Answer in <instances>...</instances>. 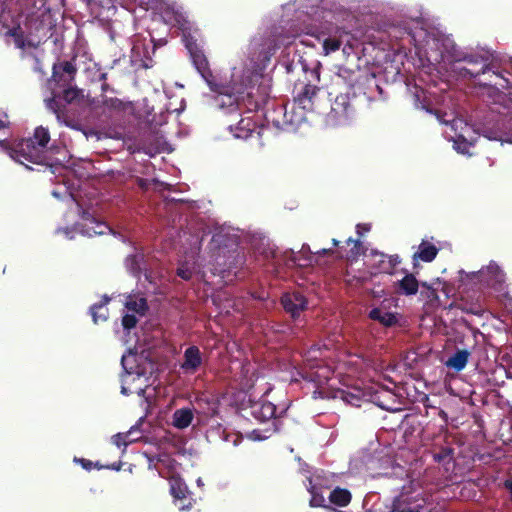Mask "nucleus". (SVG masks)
I'll use <instances>...</instances> for the list:
<instances>
[{
  "label": "nucleus",
  "mask_w": 512,
  "mask_h": 512,
  "mask_svg": "<svg viewBox=\"0 0 512 512\" xmlns=\"http://www.w3.org/2000/svg\"><path fill=\"white\" fill-rule=\"evenodd\" d=\"M376 93L381 94L382 89L376 84L374 75L360 68L340 67L329 92V96L335 94L328 114L330 120L336 125L348 123L369 108Z\"/></svg>",
  "instance_id": "f257e3e1"
},
{
  "label": "nucleus",
  "mask_w": 512,
  "mask_h": 512,
  "mask_svg": "<svg viewBox=\"0 0 512 512\" xmlns=\"http://www.w3.org/2000/svg\"><path fill=\"white\" fill-rule=\"evenodd\" d=\"M49 142V130L39 126L34 130L32 137L23 138L15 143L0 141V148L11 159L27 168H30L29 164L53 167L47 150Z\"/></svg>",
  "instance_id": "f03ea898"
},
{
  "label": "nucleus",
  "mask_w": 512,
  "mask_h": 512,
  "mask_svg": "<svg viewBox=\"0 0 512 512\" xmlns=\"http://www.w3.org/2000/svg\"><path fill=\"white\" fill-rule=\"evenodd\" d=\"M453 60L457 64L461 62L466 64L465 66L457 65L455 68L458 75L463 78L473 79L487 75L485 81L480 82V85L501 88H508L510 85L509 80L497 70L496 64L488 54L455 53Z\"/></svg>",
  "instance_id": "7ed1b4c3"
},
{
  "label": "nucleus",
  "mask_w": 512,
  "mask_h": 512,
  "mask_svg": "<svg viewBox=\"0 0 512 512\" xmlns=\"http://www.w3.org/2000/svg\"><path fill=\"white\" fill-rule=\"evenodd\" d=\"M310 110L300 108L299 105L293 101L290 110L286 106L280 105L272 112L265 114L267 123H272L274 127L280 130L296 131L301 124L307 121V113Z\"/></svg>",
  "instance_id": "20e7f679"
},
{
  "label": "nucleus",
  "mask_w": 512,
  "mask_h": 512,
  "mask_svg": "<svg viewBox=\"0 0 512 512\" xmlns=\"http://www.w3.org/2000/svg\"><path fill=\"white\" fill-rule=\"evenodd\" d=\"M249 404L244 408L248 415L253 417L259 422L271 421V427L265 430L266 433L271 435L278 430L275 419L277 418L276 405L265 398L257 401L249 400Z\"/></svg>",
  "instance_id": "39448f33"
},
{
  "label": "nucleus",
  "mask_w": 512,
  "mask_h": 512,
  "mask_svg": "<svg viewBox=\"0 0 512 512\" xmlns=\"http://www.w3.org/2000/svg\"><path fill=\"white\" fill-rule=\"evenodd\" d=\"M460 274L462 276L465 275L468 280L478 282L483 286L491 287L495 290H500L505 281L504 272L496 263L493 262L479 271L467 273L461 270Z\"/></svg>",
  "instance_id": "423d86ee"
},
{
  "label": "nucleus",
  "mask_w": 512,
  "mask_h": 512,
  "mask_svg": "<svg viewBox=\"0 0 512 512\" xmlns=\"http://www.w3.org/2000/svg\"><path fill=\"white\" fill-rule=\"evenodd\" d=\"M184 42L187 50L189 51L190 57L192 59L193 65L200 73V75L205 79L207 83H211V79L213 78L212 72L209 68L208 60L197 43V40L194 39L190 34L184 33Z\"/></svg>",
  "instance_id": "0eeeda50"
},
{
  "label": "nucleus",
  "mask_w": 512,
  "mask_h": 512,
  "mask_svg": "<svg viewBox=\"0 0 512 512\" xmlns=\"http://www.w3.org/2000/svg\"><path fill=\"white\" fill-rule=\"evenodd\" d=\"M320 91V87L309 80H298L293 88V101L300 108L314 110V100Z\"/></svg>",
  "instance_id": "6e6552de"
},
{
  "label": "nucleus",
  "mask_w": 512,
  "mask_h": 512,
  "mask_svg": "<svg viewBox=\"0 0 512 512\" xmlns=\"http://www.w3.org/2000/svg\"><path fill=\"white\" fill-rule=\"evenodd\" d=\"M272 258L277 265L284 264L285 266H300L306 267L313 263L314 254L311 252L309 245L303 244L301 250L295 253L293 250L285 251L282 258L276 252H273Z\"/></svg>",
  "instance_id": "1a4fd4ad"
},
{
  "label": "nucleus",
  "mask_w": 512,
  "mask_h": 512,
  "mask_svg": "<svg viewBox=\"0 0 512 512\" xmlns=\"http://www.w3.org/2000/svg\"><path fill=\"white\" fill-rule=\"evenodd\" d=\"M77 72L76 66L71 61H62L53 64L52 77L49 85L52 88L66 87L73 83Z\"/></svg>",
  "instance_id": "9d476101"
},
{
  "label": "nucleus",
  "mask_w": 512,
  "mask_h": 512,
  "mask_svg": "<svg viewBox=\"0 0 512 512\" xmlns=\"http://www.w3.org/2000/svg\"><path fill=\"white\" fill-rule=\"evenodd\" d=\"M266 102V98L258 93L248 92L242 97L241 102H237L236 105H230L229 116L231 120H236L241 113V109H246L248 112H256L260 110Z\"/></svg>",
  "instance_id": "9b49d317"
},
{
  "label": "nucleus",
  "mask_w": 512,
  "mask_h": 512,
  "mask_svg": "<svg viewBox=\"0 0 512 512\" xmlns=\"http://www.w3.org/2000/svg\"><path fill=\"white\" fill-rule=\"evenodd\" d=\"M149 466L153 467L162 478L169 479L178 475V462L168 453H159L149 459Z\"/></svg>",
  "instance_id": "f8f14e48"
},
{
  "label": "nucleus",
  "mask_w": 512,
  "mask_h": 512,
  "mask_svg": "<svg viewBox=\"0 0 512 512\" xmlns=\"http://www.w3.org/2000/svg\"><path fill=\"white\" fill-rule=\"evenodd\" d=\"M281 304L286 313L290 314L293 319H297L307 309L308 301L300 292H293L283 294Z\"/></svg>",
  "instance_id": "ddd939ff"
},
{
  "label": "nucleus",
  "mask_w": 512,
  "mask_h": 512,
  "mask_svg": "<svg viewBox=\"0 0 512 512\" xmlns=\"http://www.w3.org/2000/svg\"><path fill=\"white\" fill-rule=\"evenodd\" d=\"M202 364V355L197 346H190L184 352L181 368L185 373H195Z\"/></svg>",
  "instance_id": "4468645a"
},
{
  "label": "nucleus",
  "mask_w": 512,
  "mask_h": 512,
  "mask_svg": "<svg viewBox=\"0 0 512 512\" xmlns=\"http://www.w3.org/2000/svg\"><path fill=\"white\" fill-rule=\"evenodd\" d=\"M229 131L237 139H247L255 129V123L250 117H241L235 124H228Z\"/></svg>",
  "instance_id": "2eb2a0df"
},
{
  "label": "nucleus",
  "mask_w": 512,
  "mask_h": 512,
  "mask_svg": "<svg viewBox=\"0 0 512 512\" xmlns=\"http://www.w3.org/2000/svg\"><path fill=\"white\" fill-rule=\"evenodd\" d=\"M438 252L439 249L433 243L422 240L417 252L413 254L414 268L417 267L419 260L427 263L432 262L436 258Z\"/></svg>",
  "instance_id": "dca6fc26"
},
{
  "label": "nucleus",
  "mask_w": 512,
  "mask_h": 512,
  "mask_svg": "<svg viewBox=\"0 0 512 512\" xmlns=\"http://www.w3.org/2000/svg\"><path fill=\"white\" fill-rule=\"evenodd\" d=\"M394 288L398 295H415L419 289V281L413 274L407 273L401 280L395 282Z\"/></svg>",
  "instance_id": "f3484780"
},
{
  "label": "nucleus",
  "mask_w": 512,
  "mask_h": 512,
  "mask_svg": "<svg viewBox=\"0 0 512 512\" xmlns=\"http://www.w3.org/2000/svg\"><path fill=\"white\" fill-rule=\"evenodd\" d=\"M60 89H62V92H58L55 88H52V97L47 101L48 107L53 108V105L56 103V98H62L66 103H72L80 97L81 91L73 87L72 84L66 87H60Z\"/></svg>",
  "instance_id": "a211bd4d"
},
{
  "label": "nucleus",
  "mask_w": 512,
  "mask_h": 512,
  "mask_svg": "<svg viewBox=\"0 0 512 512\" xmlns=\"http://www.w3.org/2000/svg\"><path fill=\"white\" fill-rule=\"evenodd\" d=\"M395 507L398 512H430L423 498L410 501V498L407 497L398 501Z\"/></svg>",
  "instance_id": "6ab92c4d"
},
{
  "label": "nucleus",
  "mask_w": 512,
  "mask_h": 512,
  "mask_svg": "<svg viewBox=\"0 0 512 512\" xmlns=\"http://www.w3.org/2000/svg\"><path fill=\"white\" fill-rule=\"evenodd\" d=\"M470 355L471 353L466 349L457 350L446 360L445 365L456 372H460L466 367Z\"/></svg>",
  "instance_id": "aec40b11"
},
{
  "label": "nucleus",
  "mask_w": 512,
  "mask_h": 512,
  "mask_svg": "<svg viewBox=\"0 0 512 512\" xmlns=\"http://www.w3.org/2000/svg\"><path fill=\"white\" fill-rule=\"evenodd\" d=\"M168 480L170 484L171 495L177 500H186L189 495V490L180 475L178 474L174 477H170Z\"/></svg>",
  "instance_id": "412c9836"
},
{
  "label": "nucleus",
  "mask_w": 512,
  "mask_h": 512,
  "mask_svg": "<svg viewBox=\"0 0 512 512\" xmlns=\"http://www.w3.org/2000/svg\"><path fill=\"white\" fill-rule=\"evenodd\" d=\"M369 318L381 323L385 327H392L398 321L394 313L386 311L380 307L373 308L369 312Z\"/></svg>",
  "instance_id": "4be33fe9"
},
{
  "label": "nucleus",
  "mask_w": 512,
  "mask_h": 512,
  "mask_svg": "<svg viewBox=\"0 0 512 512\" xmlns=\"http://www.w3.org/2000/svg\"><path fill=\"white\" fill-rule=\"evenodd\" d=\"M172 424L178 429L187 428L194 418L193 410L191 408H180L173 413Z\"/></svg>",
  "instance_id": "5701e85b"
},
{
  "label": "nucleus",
  "mask_w": 512,
  "mask_h": 512,
  "mask_svg": "<svg viewBox=\"0 0 512 512\" xmlns=\"http://www.w3.org/2000/svg\"><path fill=\"white\" fill-rule=\"evenodd\" d=\"M352 495L348 489L336 487L330 492L329 501L336 506L346 507L351 502Z\"/></svg>",
  "instance_id": "b1692460"
},
{
  "label": "nucleus",
  "mask_w": 512,
  "mask_h": 512,
  "mask_svg": "<svg viewBox=\"0 0 512 512\" xmlns=\"http://www.w3.org/2000/svg\"><path fill=\"white\" fill-rule=\"evenodd\" d=\"M109 302V298L105 297L103 301L93 304L90 307V314L92 316L93 322L98 324L99 321H106L108 318V308L106 307Z\"/></svg>",
  "instance_id": "393cba45"
},
{
  "label": "nucleus",
  "mask_w": 512,
  "mask_h": 512,
  "mask_svg": "<svg viewBox=\"0 0 512 512\" xmlns=\"http://www.w3.org/2000/svg\"><path fill=\"white\" fill-rule=\"evenodd\" d=\"M125 307L140 316L145 315L148 310L147 300L144 297L134 298L130 296L125 302Z\"/></svg>",
  "instance_id": "a878e982"
},
{
  "label": "nucleus",
  "mask_w": 512,
  "mask_h": 512,
  "mask_svg": "<svg viewBox=\"0 0 512 512\" xmlns=\"http://www.w3.org/2000/svg\"><path fill=\"white\" fill-rule=\"evenodd\" d=\"M370 279L367 272H359L358 274L352 273L349 268H347L345 273V282L349 286L358 287L363 285L365 282H367Z\"/></svg>",
  "instance_id": "bb28decb"
},
{
  "label": "nucleus",
  "mask_w": 512,
  "mask_h": 512,
  "mask_svg": "<svg viewBox=\"0 0 512 512\" xmlns=\"http://www.w3.org/2000/svg\"><path fill=\"white\" fill-rule=\"evenodd\" d=\"M102 105L110 111L122 112L128 108L129 104L116 97H104Z\"/></svg>",
  "instance_id": "cd10ccee"
},
{
  "label": "nucleus",
  "mask_w": 512,
  "mask_h": 512,
  "mask_svg": "<svg viewBox=\"0 0 512 512\" xmlns=\"http://www.w3.org/2000/svg\"><path fill=\"white\" fill-rule=\"evenodd\" d=\"M144 255L143 254H133L129 255L126 259V265L129 268V270L135 274L138 275L141 273V264L143 262Z\"/></svg>",
  "instance_id": "c85d7f7f"
},
{
  "label": "nucleus",
  "mask_w": 512,
  "mask_h": 512,
  "mask_svg": "<svg viewBox=\"0 0 512 512\" xmlns=\"http://www.w3.org/2000/svg\"><path fill=\"white\" fill-rule=\"evenodd\" d=\"M330 370L327 367L319 368L317 371H311L307 373V378L311 381L317 382L318 385H322L324 382L328 381L330 377Z\"/></svg>",
  "instance_id": "c756f323"
},
{
  "label": "nucleus",
  "mask_w": 512,
  "mask_h": 512,
  "mask_svg": "<svg viewBox=\"0 0 512 512\" xmlns=\"http://www.w3.org/2000/svg\"><path fill=\"white\" fill-rule=\"evenodd\" d=\"M340 46L341 41L339 39L330 37L323 39V49L326 54L339 50Z\"/></svg>",
  "instance_id": "7c9ffc66"
},
{
  "label": "nucleus",
  "mask_w": 512,
  "mask_h": 512,
  "mask_svg": "<svg viewBox=\"0 0 512 512\" xmlns=\"http://www.w3.org/2000/svg\"><path fill=\"white\" fill-rule=\"evenodd\" d=\"M347 244H353V248H351L349 252L348 258L356 259L362 253V243L359 239L349 238L347 240Z\"/></svg>",
  "instance_id": "2f4dec72"
},
{
  "label": "nucleus",
  "mask_w": 512,
  "mask_h": 512,
  "mask_svg": "<svg viewBox=\"0 0 512 512\" xmlns=\"http://www.w3.org/2000/svg\"><path fill=\"white\" fill-rule=\"evenodd\" d=\"M216 431L223 435V440L228 442L232 441L233 445L236 446L241 441V436L236 433H228L220 425L216 428Z\"/></svg>",
  "instance_id": "473e14b6"
},
{
  "label": "nucleus",
  "mask_w": 512,
  "mask_h": 512,
  "mask_svg": "<svg viewBox=\"0 0 512 512\" xmlns=\"http://www.w3.org/2000/svg\"><path fill=\"white\" fill-rule=\"evenodd\" d=\"M340 398L348 404H351L353 406H360L361 398L355 394L346 391H341Z\"/></svg>",
  "instance_id": "72a5a7b5"
},
{
  "label": "nucleus",
  "mask_w": 512,
  "mask_h": 512,
  "mask_svg": "<svg viewBox=\"0 0 512 512\" xmlns=\"http://www.w3.org/2000/svg\"><path fill=\"white\" fill-rule=\"evenodd\" d=\"M79 232L84 235V236H87V237H93V236H96V235H102V231L101 230H96V228L89 223L87 224H84V225H81L80 229H79Z\"/></svg>",
  "instance_id": "f704fd0d"
},
{
  "label": "nucleus",
  "mask_w": 512,
  "mask_h": 512,
  "mask_svg": "<svg viewBox=\"0 0 512 512\" xmlns=\"http://www.w3.org/2000/svg\"><path fill=\"white\" fill-rule=\"evenodd\" d=\"M453 455V449L450 447H442L441 450L434 454V460L436 462H443L448 458H451Z\"/></svg>",
  "instance_id": "c9c22d12"
},
{
  "label": "nucleus",
  "mask_w": 512,
  "mask_h": 512,
  "mask_svg": "<svg viewBox=\"0 0 512 512\" xmlns=\"http://www.w3.org/2000/svg\"><path fill=\"white\" fill-rule=\"evenodd\" d=\"M137 322L138 320L134 314H125L122 317V326L126 330L133 329L136 326Z\"/></svg>",
  "instance_id": "e433bc0d"
},
{
  "label": "nucleus",
  "mask_w": 512,
  "mask_h": 512,
  "mask_svg": "<svg viewBox=\"0 0 512 512\" xmlns=\"http://www.w3.org/2000/svg\"><path fill=\"white\" fill-rule=\"evenodd\" d=\"M9 34L14 37L15 43L18 47H20V48L24 47L23 32L19 26L14 27L11 30H9Z\"/></svg>",
  "instance_id": "4c0bfd02"
},
{
  "label": "nucleus",
  "mask_w": 512,
  "mask_h": 512,
  "mask_svg": "<svg viewBox=\"0 0 512 512\" xmlns=\"http://www.w3.org/2000/svg\"><path fill=\"white\" fill-rule=\"evenodd\" d=\"M177 276L185 281H189L192 278L193 271L188 266H181L177 268Z\"/></svg>",
  "instance_id": "58836bf2"
},
{
  "label": "nucleus",
  "mask_w": 512,
  "mask_h": 512,
  "mask_svg": "<svg viewBox=\"0 0 512 512\" xmlns=\"http://www.w3.org/2000/svg\"><path fill=\"white\" fill-rule=\"evenodd\" d=\"M462 309H463V311H465L467 313L477 315V316H481L484 312V309L479 304H472L469 307L467 305H465Z\"/></svg>",
  "instance_id": "ea45409f"
},
{
  "label": "nucleus",
  "mask_w": 512,
  "mask_h": 512,
  "mask_svg": "<svg viewBox=\"0 0 512 512\" xmlns=\"http://www.w3.org/2000/svg\"><path fill=\"white\" fill-rule=\"evenodd\" d=\"M93 468H96L98 470H101V469H110V470H116V471H119L121 469V463L118 462V463H112V464H107V465H102L99 461L93 463Z\"/></svg>",
  "instance_id": "a19ab883"
},
{
  "label": "nucleus",
  "mask_w": 512,
  "mask_h": 512,
  "mask_svg": "<svg viewBox=\"0 0 512 512\" xmlns=\"http://www.w3.org/2000/svg\"><path fill=\"white\" fill-rule=\"evenodd\" d=\"M75 462L79 463L83 469L90 471L93 468V462L85 458H75Z\"/></svg>",
  "instance_id": "79ce46f5"
},
{
  "label": "nucleus",
  "mask_w": 512,
  "mask_h": 512,
  "mask_svg": "<svg viewBox=\"0 0 512 512\" xmlns=\"http://www.w3.org/2000/svg\"><path fill=\"white\" fill-rule=\"evenodd\" d=\"M388 259L389 267L387 268V270L394 269L401 261L400 257L397 254L388 256Z\"/></svg>",
  "instance_id": "37998d69"
},
{
  "label": "nucleus",
  "mask_w": 512,
  "mask_h": 512,
  "mask_svg": "<svg viewBox=\"0 0 512 512\" xmlns=\"http://www.w3.org/2000/svg\"><path fill=\"white\" fill-rule=\"evenodd\" d=\"M112 440H113V443L117 446V447H121V446H126L127 443L125 441V436H123L122 434H116L112 437Z\"/></svg>",
  "instance_id": "c03bdc74"
},
{
  "label": "nucleus",
  "mask_w": 512,
  "mask_h": 512,
  "mask_svg": "<svg viewBox=\"0 0 512 512\" xmlns=\"http://www.w3.org/2000/svg\"><path fill=\"white\" fill-rule=\"evenodd\" d=\"M324 497L322 495H319V494H316L314 493L312 495V499H311V505L312 506H321L324 502Z\"/></svg>",
  "instance_id": "a18cd8bd"
},
{
  "label": "nucleus",
  "mask_w": 512,
  "mask_h": 512,
  "mask_svg": "<svg viewBox=\"0 0 512 512\" xmlns=\"http://www.w3.org/2000/svg\"><path fill=\"white\" fill-rule=\"evenodd\" d=\"M90 224H92L96 228V230H101L102 235L105 234L106 230L109 229V227L103 222L91 221Z\"/></svg>",
  "instance_id": "49530a36"
},
{
  "label": "nucleus",
  "mask_w": 512,
  "mask_h": 512,
  "mask_svg": "<svg viewBox=\"0 0 512 512\" xmlns=\"http://www.w3.org/2000/svg\"><path fill=\"white\" fill-rule=\"evenodd\" d=\"M430 113H433L436 115V117L439 119L440 122L447 124L448 120L444 119L443 117L446 115V113H442L439 110H428Z\"/></svg>",
  "instance_id": "de8ad7c7"
},
{
  "label": "nucleus",
  "mask_w": 512,
  "mask_h": 512,
  "mask_svg": "<svg viewBox=\"0 0 512 512\" xmlns=\"http://www.w3.org/2000/svg\"><path fill=\"white\" fill-rule=\"evenodd\" d=\"M175 20L176 22L180 25L181 29L182 30H185V24L187 23V21L184 19L183 15L182 14H176L175 15Z\"/></svg>",
  "instance_id": "09e8293b"
},
{
  "label": "nucleus",
  "mask_w": 512,
  "mask_h": 512,
  "mask_svg": "<svg viewBox=\"0 0 512 512\" xmlns=\"http://www.w3.org/2000/svg\"><path fill=\"white\" fill-rule=\"evenodd\" d=\"M503 487L509 492L510 500L512 502V479H506L503 482Z\"/></svg>",
  "instance_id": "8fccbe9b"
},
{
  "label": "nucleus",
  "mask_w": 512,
  "mask_h": 512,
  "mask_svg": "<svg viewBox=\"0 0 512 512\" xmlns=\"http://www.w3.org/2000/svg\"><path fill=\"white\" fill-rule=\"evenodd\" d=\"M457 144V150L463 154L468 153L467 148L469 147V144L466 141H463L462 143H456Z\"/></svg>",
  "instance_id": "3c124183"
},
{
  "label": "nucleus",
  "mask_w": 512,
  "mask_h": 512,
  "mask_svg": "<svg viewBox=\"0 0 512 512\" xmlns=\"http://www.w3.org/2000/svg\"><path fill=\"white\" fill-rule=\"evenodd\" d=\"M331 254H333L332 249L323 248L321 250H318L314 255L325 256V255H331Z\"/></svg>",
  "instance_id": "603ef678"
},
{
  "label": "nucleus",
  "mask_w": 512,
  "mask_h": 512,
  "mask_svg": "<svg viewBox=\"0 0 512 512\" xmlns=\"http://www.w3.org/2000/svg\"><path fill=\"white\" fill-rule=\"evenodd\" d=\"M137 184L142 189H145V190L148 189V181L146 179L138 178L137 179Z\"/></svg>",
  "instance_id": "864d4df0"
},
{
  "label": "nucleus",
  "mask_w": 512,
  "mask_h": 512,
  "mask_svg": "<svg viewBox=\"0 0 512 512\" xmlns=\"http://www.w3.org/2000/svg\"><path fill=\"white\" fill-rule=\"evenodd\" d=\"M253 435H255L254 439H257V440H263V439H266L269 437V435H263L261 436L260 434H258V431L257 430H254L252 432Z\"/></svg>",
  "instance_id": "5fc2aeb1"
},
{
  "label": "nucleus",
  "mask_w": 512,
  "mask_h": 512,
  "mask_svg": "<svg viewBox=\"0 0 512 512\" xmlns=\"http://www.w3.org/2000/svg\"><path fill=\"white\" fill-rule=\"evenodd\" d=\"M151 58L150 57H146V59H142V66L144 68H149L151 67V64L149 62H151Z\"/></svg>",
  "instance_id": "6e6d98bb"
},
{
  "label": "nucleus",
  "mask_w": 512,
  "mask_h": 512,
  "mask_svg": "<svg viewBox=\"0 0 512 512\" xmlns=\"http://www.w3.org/2000/svg\"><path fill=\"white\" fill-rule=\"evenodd\" d=\"M121 393L125 396H129L131 395L133 392L130 391L127 387H125L124 385H122L121 387Z\"/></svg>",
  "instance_id": "4d7b16f0"
},
{
  "label": "nucleus",
  "mask_w": 512,
  "mask_h": 512,
  "mask_svg": "<svg viewBox=\"0 0 512 512\" xmlns=\"http://www.w3.org/2000/svg\"><path fill=\"white\" fill-rule=\"evenodd\" d=\"M8 127H9V122L0 118V130L8 128Z\"/></svg>",
  "instance_id": "13d9d810"
},
{
  "label": "nucleus",
  "mask_w": 512,
  "mask_h": 512,
  "mask_svg": "<svg viewBox=\"0 0 512 512\" xmlns=\"http://www.w3.org/2000/svg\"><path fill=\"white\" fill-rule=\"evenodd\" d=\"M360 228H363V230H365V231H369L370 230V226L368 224H363V225L358 224L357 225V229H360Z\"/></svg>",
  "instance_id": "bf43d9fd"
},
{
  "label": "nucleus",
  "mask_w": 512,
  "mask_h": 512,
  "mask_svg": "<svg viewBox=\"0 0 512 512\" xmlns=\"http://www.w3.org/2000/svg\"><path fill=\"white\" fill-rule=\"evenodd\" d=\"M136 393H137L138 395H140V396H141V395H143V394L145 393V389H143V388L139 387V388L137 389Z\"/></svg>",
  "instance_id": "052dcab7"
},
{
  "label": "nucleus",
  "mask_w": 512,
  "mask_h": 512,
  "mask_svg": "<svg viewBox=\"0 0 512 512\" xmlns=\"http://www.w3.org/2000/svg\"><path fill=\"white\" fill-rule=\"evenodd\" d=\"M139 48H140V47H139V45L134 44V46H133V48H132V53H133V54H134V53H136V52L139 50Z\"/></svg>",
  "instance_id": "680f3d73"
},
{
  "label": "nucleus",
  "mask_w": 512,
  "mask_h": 512,
  "mask_svg": "<svg viewBox=\"0 0 512 512\" xmlns=\"http://www.w3.org/2000/svg\"><path fill=\"white\" fill-rule=\"evenodd\" d=\"M332 244H333V246H338L339 245V241L336 240V239H333L332 240Z\"/></svg>",
  "instance_id": "e2e57ef3"
},
{
  "label": "nucleus",
  "mask_w": 512,
  "mask_h": 512,
  "mask_svg": "<svg viewBox=\"0 0 512 512\" xmlns=\"http://www.w3.org/2000/svg\"><path fill=\"white\" fill-rule=\"evenodd\" d=\"M107 86H108L107 84L102 85V90H106Z\"/></svg>",
  "instance_id": "0e129e2a"
},
{
  "label": "nucleus",
  "mask_w": 512,
  "mask_h": 512,
  "mask_svg": "<svg viewBox=\"0 0 512 512\" xmlns=\"http://www.w3.org/2000/svg\"><path fill=\"white\" fill-rule=\"evenodd\" d=\"M315 76H316V78H317V81H319V80H320V76H319V74H318V73H316V75H315Z\"/></svg>",
  "instance_id": "69168bd1"
}]
</instances>
